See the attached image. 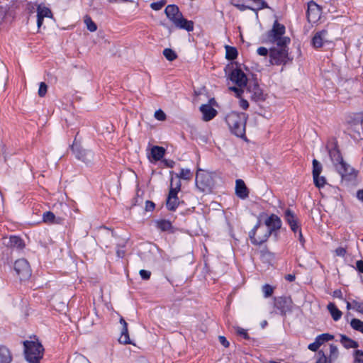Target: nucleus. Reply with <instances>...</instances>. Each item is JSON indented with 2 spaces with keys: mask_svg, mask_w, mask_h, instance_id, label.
Returning <instances> with one entry per match:
<instances>
[{
  "mask_svg": "<svg viewBox=\"0 0 363 363\" xmlns=\"http://www.w3.org/2000/svg\"><path fill=\"white\" fill-rule=\"evenodd\" d=\"M230 80L238 86H231L230 89L234 91L237 96H240L242 93L246 91L249 97L254 101L264 100L263 92L258 84L255 82H247L245 73L240 69H235L232 71Z\"/></svg>",
  "mask_w": 363,
  "mask_h": 363,
  "instance_id": "nucleus-1",
  "label": "nucleus"
},
{
  "mask_svg": "<svg viewBox=\"0 0 363 363\" xmlns=\"http://www.w3.org/2000/svg\"><path fill=\"white\" fill-rule=\"evenodd\" d=\"M281 220L279 216L275 214H272L264 221V224L267 228L264 229V234L262 235L256 236L257 231L260 229L259 221H258L249 233L251 242L254 245H257L262 244L267 241V240L273 232L277 231L281 228Z\"/></svg>",
  "mask_w": 363,
  "mask_h": 363,
  "instance_id": "nucleus-2",
  "label": "nucleus"
},
{
  "mask_svg": "<svg viewBox=\"0 0 363 363\" xmlns=\"http://www.w3.org/2000/svg\"><path fill=\"white\" fill-rule=\"evenodd\" d=\"M164 12L177 28L186 30L188 32L194 30V22L184 18L177 6L168 5L165 8Z\"/></svg>",
  "mask_w": 363,
  "mask_h": 363,
  "instance_id": "nucleus-3",
  "label": "nucleus"
},
{
  "mask_svg": "<svg viewBox=\"0 0 363 363\" xmlns=\"http://www.w3.org/2000/svg\"><path fill=\"white\" fill-rule=\"evenodd\" d=\"M225 121L235 135L239 138L245 137L247 116L244 113L231 112L227 115Z\"/></svg>",
  "mask_w": 363,
  "mask_h": 363,
  "instance_id": "nucleus-4",
  "label": "nucleus"
},
{
  "mask_svg": "<svg viewBox=\"0 0 363 363\" xmlns=\"http://www.w3.org/2000/svg\"><path fill=\"white\" fill-rule=\"evenodd\" d=\"M23 346L25 359L28 363H40L45 350L38 340H26L23 342Z\"/></svg>",
  "mask_w": 363,
  "mask_h": 363,
  "instance_id": "nucleus-5",
  "label": "nucleus"
},
{
  "mask_svg": "<svg viewBox=\"0 0 363 363\" xmlns=\"http://www.w3.org/2000/svg\"><path fill=\"white\" fill-rule=\"evenodd\" d=\"M270 63L275 65H285L292 61L289 55L287 45H277L269 50Z\"/></svg>",
  "mask_w": 363,
  "mask_h": 363,
  "instance_id": "nucleus-6",
  "label": "nucleus"
},
{
  "mask_svg": "<svg viewBox=\"0 0 363 363\" xmlns=\"http://www.w3.org/2000/svg\"><path fill=\"white\" fill-rule=\"evenodd\" d=\"M71 149L75 157L86 165L92 164L94 162L96 157L94 152L82 147L75 140L72 145Z\"/></svg>",
  "mask_w": 363,
  "mask_h": 363,
  "instance_id": "nucleus-7",
  "label": "nucleus"
},
{
  "mask_svg": "<svg viewBox=\"0 0 363 363\" xmlns=\"http://www.w3.org/2000/svg\"><path fill=\"white\" fill-rule=\"evenodd\" d=\"M284 33L285 26L276 21L272 29L269 33L270 41L275 43L277 45L289 44L290 38L283 36Z\"/></svg>",
  "mask_w": 363,
  "mask_h": 363,
  "instance_id": "nucleus-8",
  "label": "nucleus"
},
{
  "mask_svg": "<svg viewBox=\"0 0 363 363\" xmlns=\"http://www.w3.org/2000/svg\"><path fill=\"white\" fill-rule=\"evenodd\" d=\"M196 185L197 188L203 191H208L213 186V179L210 172L198 169L196 174Z\"/></svg>",
  "mask_w": 363,
  "mask_h": 363,
  "instance_id": "nucleus-9",
  "label": "nucleus"
},
{
  "mask_svg": "<svg viewBox=\"0 0 363 363\" xmlns=\"http://www.w3.org/2000/svg\"><path fill=\"white\" fill-rule=\"evenodd\" d=\"M363 113H359L355 114L354 123L347 128L348 134L357 140L360 136V130H362Z\"/></svg>",
  "mask_w": 363,
  "mask_h": 363,
  "instance_id": "nucleus-10",
  "label": "nucleus"
},
{
  "mask_svg": "<svg viewBox=\"0 0 363 363\" xmlns=\"http://www.w3.org/2000/svg\"><path fill=\"white\" fill-rule=\"evenodd\" d=\"M321 15V9L320 7L315 4L314 1H311L308 4V10H307V19L310 23H315L318 21Z\"/></svg>",
  "mask_w": 363,
  "mask_h": 363,
  "instance_id": "nucleus-11",
  "label": "nucleus"
},
{
  "mask_svg": "<svg viewBox=\"0 0 363 363\" xmlns=\"http://www.w3.org/2000/svg\"><path fill=\"white\" fill-rule=\"evenodd\" d=\"M334 338L333 335L323 333L315 338V341L308 345V349L313 352L318 350L319 347L325 342L332 340Z\"/></svg>",
  "mask_w": 363,
  "mask_h": 363,
  "instance_id": "nucleus-12",
  "label": "nucleus"
},
{
  "mask_svg": "<svg viewBox=\"0 0 363 363\" xmlns=\"http://www.w3.org/2000/svg\"><path fill=\"white\" fill-rule=\"evenodd\" d=\"M3 245L9 248L17 250H21L25 247L23 240L16 235H12L9 238H4Z\"/></svg>",
  "mask_w": 363,
  "mask_h": 363,
  "instance_id": "nucleus-13",
  "label": "nucleus"
},
{
  "mask_svg": "<svg viewBox=\"0 0 363 363\" xmlns=\"http://www.w3.org/2000/svg\"><path fill=\"white\" fill-rule=\"evenodd\" d=\"M44 18H52V13L49 8L40 4L37 8V26L38 28L42 26Z\"/></svg>",
  "mask_w": 363,
  "mask_h": 363,
  "instance_id": "nucleus-14",
  "label": "nucleus"
},
{
  "mask_svg": "<svg viewBox=\"0 0 363 363\" xmlns=\"http://www.w3.org/2000/svg\"><path fill=\"white\" fill-rule=\"evenodd\" d=\"M274 306L282 315H285L287 312L291 311V301L286 297H279L275 298Z\"/></svg>",
  "mask_w": 363,
  "mask_h": 363,
  "instance_id": "nucleus-15",
  "label": "nucleus"
},
{
  "mask_svg": "<svg viewBox=\"0 0 363 363\" xmlns=\"http://www.w3.org/2000/svg\"><path fill=\"white\" fill-rule=\"evenodd\" d=\"M235 194L241 199H245L249 195V191L244 181L240 179L235 181Z\"/></svg>",
  "mask_w": 363,
  "mask_h": 363,
  "instance_id": "nucleus-16",
  "label": "nucleus"
},
{
  "mask_svg": "<svg viewBox=\"0 0 363 363\" xmlns=\"http://www.w3.org/2000/svg\"><path fill=\"white\" fill-rule=\"evenodd\" d=\"M200 111L203 114V119L205 121H211L216 116L217 113L216 110L208 104L201 105Z\"/></svg>",
  "mask_w": 363,
  "mask_h": 363,
  "instance_id": "nucleus-17",
  "label": "nucleus"
},
{
  "mask_svg": "<svg viewBox=\"0 0 363 363\" xmlns=\"http://www.w3.org/2000/svg\"><path fill=\"white\" fill-rule=\"evenodd\" d=\"M120 323L123 325V328L118 339L119 342L125 345L131 344L128 330V324L122 317L120 319Z\"/></svg>",
  "mask_w": 363,
  "mask_h": 363,
  "instance_id": "nucleus-18",
  "label": "nucleus"
},
{
  "mask_svg": "<svg viewBox=\"0 0 363 363\" xmlns=\"http://www.w3.org/2000/svg\"><path fill=\"white\" fill-rule=\"evenodd\" d=\"M326 35L327 31L325 30L315 33L311 40L312 45L315 48L322 47L325 40Z\"/></svg>",
  "mask_w": 363,
  "mask_h": 363,
  "instance_id": "nucleus-19",
  "label": "nucleus"
},
{
  "mask_svg": "<svg viewBox=\"0 0 363 363\" xmlns=\"http://www.w3.org/2000/svg\"><path fill=\"white\" fill-rule=\"evenodd\" d=\"M285 219L293 232L295 233L298 230V225L297 220L293 211L290 209H287L285 211Z\"/></svg>",
  "mask_w": 363,
  "mask_h": 363,
  "instance_id": "nucleus-20",
  "label": "nucleus"
},
{
  "mask_svg": "<svg viewBox=\"0 0 363 363\" xmlns=\"http://www.w3.org/2000/svg\"><path fill=\"white\" fill-rule=\"evenodd\" d=\"M339 165L337 166V169L339 173L342 175V177H345L346 175L352 174L354 169L350 165L346 164L342 158L338 155Z\"/></svg>",
  "mask_w": 363,
  "mask_h": 363,
  "instance_id": "nucleus-21",
  "label": "nucleus"
},
{
  "mask_svg": "<svg viewBox=\"0 0 363 363\" xmlns=\"http://www.w3.org/2000/svg\"><path fill=\"white\" fill-rule=\"evenodd\" d=\"M179 204L177 194L173 191H169L167 199V207L170 211H174Z\"/></svg>",
  "mask_w": 363,
  "mask_h": 363,
  "instance_id": "nucleus-22",
  "label": "nucleus"
},
{
  "mask_svg": "<svg viewBox=\"0 0 363 363\" xmlns=\"http://www.w3.org/2000/svg\"><path fill=\"white\" fill-rule=\"evenodd\" d=\"M16 272H28L30 270V264L26 259H19L14 263Z\"/></svg>",
  "mask_w": 363,
  "mask_h": 363,
  "instance_id": "nucleus-23",
  "label": "nucleus"
},
{
  "mask_svg": "<svg viewBox=\"0 0 363 363\" xmlns=\"http://www.w3.org/2000/svg\"><path fill=\"white\" fill-rule=\"evenodd\" d=\"M156 227L161 231H167L169 233H174V228L172 223L165 219L157 220L155 221Z\"/></svg>",
  "mask_w": 363,
  "mask_h": 363,
  "instance_id": "nucleus-24",
  "label": "nucleus"
},
{
  "mask_svg": "<svg viewBox=\"0 0 363 363\" xmlns=\"http://www.w3.org/2000/svg\"><path fill=\"white\" fill-rule=\"evenodd\" d=\"M11 360L10 350L6 347L0 345V363H11Z\"/></svg>",
  "mask_w": 363,
  "mask_h": 363,
  "instance_id": "nucleus-25",
  "label": "nucleus"
},
{
  "mask_svg": "<svg viewBox=\"0 0 363 363\" xmlns=\"http://www.w3.org/2000/svg\"><path fill=\"white\" fill-rule=\"evenodd\" d=\"M165 153L164 148L159 146H153L151 149V156L155 161L161 160Z\"/></svg>",
  "mask_w": 363,
  "mask_h": 363,
  "instance_id": "nucleus-26",
  "label": "nucleus"
},
{
  "mask_svg": "<svg viewBox=\"0 0 363 363\" xmlns=\"http://www.w3.org/2000/svg\"><path fill=\"white\" fill-rule=\"evenodd\" d=\"M328 310L329 311L333 319L335 321H337L341 318L342 312L337 308V306L333 303H328Z\"/></svg>",
  "mask_w": 363,
  "mask_h": 363,
  "instance_id": "nucleus-27",
  "label": "nucleus"
},
{
  "mask_svg": "<svg viewBox=\"0 0 363 363\" xmlns=\"http://www.w3.org/2000/svg\"><path fill=\"white\" fill-rule=\"evenodd\" d=\"M43 220L46 223H60L62 219L56 218L53 213L47 211L43 215Z\"/></svg>",
  "mask_w": 363,
  "mask_h": 363,
  "instance_id": "nucleus-28",
  "label": "nucleus"
},
{
  "mask_svg": "<svg viewBox=\"0 0 363 363\" xmlns=\"http://www.w3.org/2000/svg\"><path fill=\"white\" fill-rule=\"evenodd\" d=\"M340 342L342 344V345L347 349L357 348L359 346L358 343L356 341L349 338L345 335H341Z\"/></svg>",
  "mask_w": 363,
  "mask_h": 363,
  "instance_id": "nucleus-29",
  "label": "nucleus"
},
{
  "mask_svg": "<svg viewBox=\"0 0 363 363\" xmlns=\"http://www.w3.org/2000/svg\"><path fill=\"white\" fill-rule=\"evenodd\" d=\"M225 57L228 60H233L238 56V51L235 48L231 47L230 45H225Z\"/></svg>",
  "mask_w": 363,
  "mask_h": 363,
  "instance_id": "nucleus-30",
  "label": "nucleus"
},
{
  "mask_svg": "<svg viewBox=\"0 0 363 363\" xmlns=\"http://www.w3.org/2000/svg\"><path fill=\"white\" fill-rule=\"evenodd\" d=\"M335 255L337 257H342L345 259H347V257H350V254L347 251V248L345 247H338L334 251Z\"/></svg>",
  "mask_w": 363,
  "mask_h": 363,
  "instance_id": "nucleus-31",
  "label": "nucleus"
},
{
  "mask_svg": "<svg viewBox=\"0 0 363 363\" xmlns=\"http://www.w3.org/2000/svg\"><path fill=\"white\" fill-rule=\"evenodd\" d=\"M193 174L189 169H181L179 174H176L177 179L190 180Z\"/></svg>",
  "mask_w": 363,
  "mask_h": 363,
  "instance_id": "nucleus-32",
  "label": "nucleus"
},
{
  "mask_svg": "<svg viewBox=\"0 0 363 363\" xmlns=\"http://www.w3.org/2000/svg\"><path fill=\"white\" fill-rule=\"evenodd\" d=\"M350 325L354 330L363 334V321L357 318H352L350 321Z\"/></svg>",
  "mask_w": 363,
  "mask_h": 363,
  "instance_id": "nucleus-33",
  "label": "nucleus"
},
{
  "mask_svg": "<svg viewBox=\"0 0 363 363\" xmlns=\"http://www.w3.org/2000/svg\"><path fill=\"white\" fill-rule=\"evenodd\" d=\"M338 356L339 351L337 346H335L333 344H331L330 345V354L328 356V358L332 362V363H333L338 358Z\"/></svg>",
  "mask_w": 363,
  "mask_h": 363,
  "instance_id": "nucleus-34",
  "label": "nucleus"
},
{
  "mask_svg": "<svg viewBox=\"0 0 363 363\" xmlns=\"http://www.w3.org/2000/svg\"><path fill=\"white\" fill-rule=\"evenodd\" d=\"M84 23L86 26L87 29L91 32H94L97 29L96 23L91 20L89 16H85L84 18Z\"/></svg>",
  "mask_w": 363,
  "mask_h": 363,
  "instance_id": "nucleus-35",
  "label": "nucleus"
},
{
  "mask_svg": "<svg viewBox=\"0 0 363 363\" xmlns=\"http://www.w3.org/2000/svg\"><path fill=\"white\" fill-rule=\"evenodd\" d=\"M317 355V359L315 363H332L323 350H319Z\"/></svg>",
  "mask_w": 363,
  "mask_h": 363,
  "instance_id": "nucleus-36",
  "label": "nucleus"
},
{
  "mask_svg": "<svg viewBox=\"0 0 363 363\" xmlns=\"http://www.w3.org/2000/svg\"><path fill=\"white\" fill-rule=\"evenodd\" d=\"M313 182L315 185L318 188H322L325 186L326 183L325 178L323 176H320V174H317L315 176H313Z\"/></svg>",
  "mask_w": 363,
  "mask_h": 363,
  "instance_id": "nucleus-37",
  "label": "nucleus"
},
{
  "mask_svg": "<svg viewBox=\"0 0 363 363\" xmlns=\"http://www.w3.org/2000/svg\"><path fill=\"white\" fill-rule=\"evenodd\" d=\"M181 182L180 179H177L176 181L172 177L171 184H170V189L169 191H173L175 193L178 194V192L181 189Z\"/></svg>",
  "mask_w": 363,
  "mask_h": 363,
  "instance_id": "nucleus-38",
  "label": "nucleus"
},
{
  "mask_svg": "<svg viewBox=\"0 0 363 363\" xmlns=\"http://www.w3.org/2000/svg\"><path fill=\"white\" fill-rule=\"evenodd\" d=\"M322 164L315 159L313 160V176L320 174L322 172Z\"/></svg>",
  "mask_w": 363,
  "mask_h": 363,
  "instance_id": "nucleus-39",
  "label": "nucleus"
},
{
  "mask_svg": "<svg viewBox=\"0 0 363 363\" xmlns=\"http://www.w3.org/2000/svg\"><path fill=\"white\" fill-rule=\"evenodd\" d=\"M163 55L169 61H173L177 58V55L174 51L169 48L164 49L163 50Z\"/></svg>",
  "mask_w": 363,
  "mask_h": 363,
  "instance_id": "nucleus-40",
  "label": "nucleus"
},
{
  "mask_svg": "<svg viewBox=\"0 0 363 363\" xmlns=\"http://www.w3.org/2000/svg\"><path fill=\"white\" fill-rule=\"evenodd\" d=\"M273 291L274 288L269 284H266L262 286V292L264 298L271 296L273 294Z\"/></svg>",
  "mask_w": 363,
  "mask_h": 363,
  "instance_id": "nucleus-41",
  "label": "nucleus"
},
{
  "mask_svg": "<svg viewBox=\"0 0 363 363\" xmlns=\"http://www.w3.org/2000/svg\"><path fill=\"white\" fill-rule=\"evenodd\" d=\"M235 332L238 335L242 336L245 340L250 339V336L247 334V330H245L242 328H240L239 326L235 327Z\"/></svg>",
  "mask_w": 363,
  "mask_h": 363,
  "instance_id": "nucleus-42",
  "label": "nucleus"
},
{
  "mask_svg": "<svg viewBox=\"0 0 363 363\" xmlns=\"http://www.w3.org/2000/svg\"><path fill=\"white\" fill-rule=\"evenodd\" d=\"M48 91V86L45 82H40L39 85V89H38V95L40 97H43Z\"/></svg>",
  "mask_w": 363,
  "mask_h": 363,
  "instance_id": "nucleus-43",
  "label": "nucleus"
},
{
  "mask_svg": "<svg viewBox=\"0 0 363 363\" xmlns=\"http://www.w3.org/2000/svg\"><path fill=\"white\" fill-rule=\"evenodd\" d=\"M352 308L357 311V312L363 314V302L354 301L352 302Z\"/></svg>",
  "mask_w": 363,
  "mask_h": 363,
  "instance_id": "nucleus-44",
  "label": "nucleus"
},
{
  "mask_svg": "<svg viewBox=\"0 0 363 363\" xmlns=\"http://www.w3.org/2000/svg\"><path fill=\"white\" fill-rule=\"evenodd\" d=\"M354 363H363V351L356 350L354 352Z\"/></svg>",
  "mask_w": 363,
  "mask_h": 363,
  "instance_id": "nucleus-45",
  "label": "nucleus"
},
{
  "mask_svg": "<svg viewBox=\"0 0 363 363\" xmlns=\"http://www.w3.org/2000/svg\"><path fill=\"white\" fill-rule=\"evenodd\" d=\"M155 117L157 120L163 121L166 119V114L163 111L159 109L155 112Z\"/></svg>",
  "mask_w": 363,
  "mask_h": 363,
  "instance_id": "nucleus-46",
  "label": "nucleus"
},
{
  "mask_svg": "<svg viewBox=\"0 0 363 363\" xmlns=\"http://www.w3.org/2000/svg\"><path fill=\"white\" fill-rule=\"evenodd\" d=\"M164 5V1H158V2H154L151 4V8L153 10L159 11L160 10Z\"/></svg>",
  "mask_w": 363,
  "mask_h": 363,
  "instance_id": "nucleus-47",
  "label": "nucleus"
},
{
  "mask_svg": "<svg viewBox=\"0 0 363 363\" xmlns=\"http://www.w3.org/2000/svg\"><path fill=\"white\" fill-rule=\"evenodd\" d=\"M257 52L260 56H267L269 52V50L264 47H259L257 50Z\"/></svg>",
  "mask_w": 363,
  "mask_h": 363,
  "instance_id": "nucleus-48",
  "label": "nucleus"
},
{
  "mask_svg": "<svg viewBox=\"0 0 363 363\" xmlns=\"http://www.w3.org/2000/svg\"><path fill=\"white\" fill-rule=\"evenodd\" d=\"M218 338H219L220 343L223 346H224L225 348L229 347L230 343L224 336L220 335V336H219Z\"/></svg>",
  "mask_w": 363,
  "mask_h": 363,
  "instance_id": "nucleus-49",
  "label": "nucleus"
},
{
  "mask_svg": "<svg viewBox=\"0 0 363 363\" xmlns=\"http://www.w3.org/2000/svg\"><path fill=\"white\" fill-rule=\"evenodd\" d=\"M333 296L335 298H340L341 300L343 299L342 292L340 289L335 290L333 293Z\"/></svg>",
  "mask_w": 363,
  "mask_h": 363,
  "instance_id": "nucleus-50",
  "label": "nucleus"
},
{
  "mask_svg": "<svg viewBox=\"0 0 363 363\" xmlns=\"http://www.w3.org/2000/svg\"><path fill=\"white\" fill-rule=\"evenodd\" d=\"M239 104H240V106L244 110H246L249 106L248 101L243 99H241L240 100Z\"/></svg>",
  "mask_w": 363,
  "mask_h": 363,
  "instance_id": "nucleus-51",
  "label": "nucleus"
},
{
  "mask_svg": "<svg viewBox=\"0 0 363 363\" xmlns=\"http://www.w3.org/2000/svg\"><path fill=\"white\" fill-rule=\"evenodd\" d=\"M356 268L359 272H363V261L358 260L356 262Z\"/></svg>",
  "mask_w": 363,
  "mask_h": 363,
  "instance_id": "nucleus-52",
  "label": "nucleus"
},
{
  "mask_svg": "<svg viewBox=\"0 0 363 363\" xmlns=\"http://www.w3.org/2000/svg\"><path fill=\"white\" fill-rule=\"evenodd\" d=\"M240 11H244L247 9H249L250 10L251 9V6H246L245 4H243L242 3L240 4L239 6H238L237 7Z\"/></svg>",
  "mask_w": 363,
  "mask_h": 363,
  "instance_id": "nucleus-53",
  "label": "nucleus"
},
{
  "mask_svg": "<svg viewBox=\"0 0 363 363\" xmlns=\"http://www.w3.org/2000/svg\"><path fill=\"white\" fill-rule=\"evenodd\" d=\"M155 208V203L152 201H146V209L147 210H152Z\"/></svg>",
  "mask_w": 363,
  "mask_h": 363,
  "instance_id": "nucleus-54",
  "label": "nucleus"
},
{
  "mask_svg": "<svg viewBox=\"0 0 363 363\" xmlns=\"http://www.w3.org/2000/svg\"><path fill=\"white\" fill-rule=\"evenodd\" d=\"M117 256L120 258H123L125 256V252L123 249L118 248L116 251Z\"/></svg>",
  "mask_w": 363,
  "mask_h": 363,
  "instance_id": "nucleus-55",
  "label": "nucleus"
},
{
  "mask_svg": "<svg viewBox=\"0 0 363 363\" xmlns=\"http://www.w3.org/2000/svg\"><path fill=\"white\" fill-rule=\"evenodd\" d=\"M295 278H296L295 274H288L285 277L286 280H287L289 281H293L295 279Z\"/></svg>",
  "mask_w": 363,
  "mask_h": 363,
  "instance_id": "nucleus-56",
  "label": "nucleus"
},
{
  "mask_svg": "<svg viewBox=\"0 0 363 363\" xmlns=\"http://www.w3.org/2000/svg\"><path fill=\"white\" fill-rule=\"evenodd\" d=\"M139 275L142 280H148L150 278L151 274H139Z\"/></svg>",
  "mask_w": 363,
  "mask_h": 363,
  "instance_id": "nucleus-57",
  "label": "nucleus"
},
{
  "mask_svg": "<svg viewBox=\"0 0 363 363\" xmlns=\"http://www.w3.org/2000/svg\"><path fill=\"white\" fill-rule=\"evenodd\" d=\"M165 165L168 167H173L174 164V162L173 160H164V161Z\"/></svg>",
  "mask_w": 363,
  "mask_h": 363,
  "instance_id": "nucleus-58",
  "label": "nucleus"
},
{
  "mask_svg": "<svg viewBox=\"0 0 363 363\" xmlns=\"http://www.w3.org/2000/svg\"><path fill=\"white\" fill-rule=\"evenodd\" d=\"M243 0H231V4L235 7H238L240 4L242 3Z\"/></svg>",
  "mask_w": 363,
  "mask_h": 363,
  "instance_id": "nucleus-59",
  "label": "nucleus"
},
{
  "mask_svg": "<svg viewBox=\"0 0 363 363\" xmlns=\"http://www.w3.org/2000/svg\"><path fill=\"white\" fill-rule=\"evenodd\" d=\"M357 196L358 199L363 201V189L359 190L357 194Z\"/></svg>",
  "mask_w": 363,
  "mask_h": 363,
  "instance_id": "nucleus-60",
  "label": "nucleus"
},
{
  "mask_svg": "<svg viewBox=\"0 0 363 363\" xmlns=\"http://www.w3.org/2000/svg\"><path fill=\"white\" fill-rule=\"evenodd\" d=\"M259 228H260V229H259V230L257 231V233H256V236H257V235H262L264 234V229L265 228H264V227H261V225H259Z\"/></svg>",
  "mask_w": 363,
  "mask_h": 363,
  "instance_id": "nucleus-61",
  "label": "nucleus"
},
{
  "mask_svg": "<svg viewBox=\"0 0 363 363\" xmlns=\"http://www.w3.org/2000/svg\"><path fill=\"white\" fill-rule=\"evenodd\" d=\"M296 233H298V238H299V240L301 242H303V235H302V233H301V230L298 228V230L296 232Z\"/></svg>",
  "mask_w": 363,
  "mask_h": 363,
  "instance_id": "nucleus-62",
  "label": "nucleus"
},
{
  "mask_svg": "<svg viewBox=\"0 0 363 363\" xmlns=\"http://www.w3.org/2000/svg\"><path fill=\"white\" fill-rule=\"evenodd\" d=\"M167 279L169 280V281L174 286H179V283H174L173 281L171 280V278L167 277Z\"/></svg>",
  "mask_w": 363,
  "mask_h": 363,
  "instance_id": "nucleus-63",
  "label": "nucleus"
},
{
  "mask_svg": "<svg viewBox=\"0 0 363 363\" xmlns=\"http://www.w3.org/2000/svg\"><path fill=\"white\" fill-rule=\"evenodd\" d=\"M267 324V322L266 320H264L262 323H261V326L262 328H264L265 325Z\"/></svg>",
  "mask_w": 363,
  "mask_h": 363,
  "instance_id": "nucleus-64",
  "label": "nucleus"
}]
</instances>
